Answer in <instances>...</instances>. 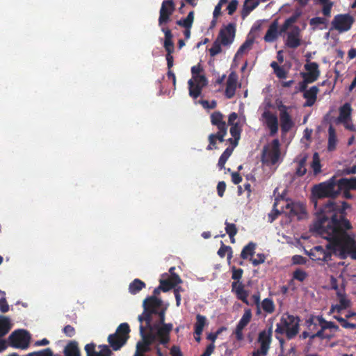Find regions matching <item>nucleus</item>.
I'll use <instances>...</instances> for the list:
<instances>
[{
	"instance_id": "nucleus-1",
	"label": "nucleus",
	"mask_w": 356,
	"mask_h": 356,
	"mask_svg": "<svg viewBox=\"0 0 356 356\" xmlns=\"http://www.w3.org/2000/svg\"><path fill=\"white\" fill-rule=\"evenodd\" d=\"M350 207V205L346 202L337 203L328 200L316 211L314 229L328 243L325 248L316 245L309 250L308 255L312 260L328 262L332 254L339 257V250L335 245V242L341 238L343 231L342 220L346 216V209Z\"/></svg>"
},
{
	"instance_id": "nucleus-2",
	"label": "nucleus",
	"mask_w": 356,
	"mask_h": 356,
	"mask_svg": "<svg viewBox=\"0 0 356 356\" xmlns=\"http://www.w3.org/2000/svg\"><path fill=\"white\" fill-rule=\"evenodd\" d=\"M162 304L161 299L154 296H148L143 300V312L138 316V320L140 324L145 322V327L147 330H152L154 332L160 329L168 330L167 337L170 338V334L173 325L165 323L166 308L160 309Z\"/></svg>"
},
{
	"instance_id": "nucleus-3",
	"label": "nucleus",
	"mask_w": 356,
	"mask_h": 356,
	"mask_svg": "<svg viewBox=\"0 0 356 356\" xmlns=\"http://www.w3.org/2000/svg\"><path fill=\"white\" fill-rule=\"evenodd\" d=\"M342 227L343 228L342 235H341L342 238H338L335 242V245L339 250V257L344 259L348 254H351V257L356 259V241L347 233L348 230L352 229V225L346 218V216L342 220Z\"/></svg>"
},
{
	"instance_id": "nucleus-4",
	"label": "nucleus",
	"mask_w": 356,
	"mask_h": 356,
	"mask_svg": "<svg viewBox=\"0 0 356 356\" xmlns=\"http://www.w3.org/2000/svg\"><path fill=\"white\" fill-rule=\"evenodd\" d=\"M339 194L337 179L335 177H332L325 181L314 185L312 189V202L314 203L316 209L318 199L335 198Z\"/></svg>"
},
{
	"instance_id": "nucleus-5",
	"label": "nucleus",
	"mask_w": 356,
	"mask_h": 356,
	"mask_svg": "<svg viewBox=\"0 0 356 356\" xmlns=\"http://www.w3.org/2000/svg\"><path fill=\"white\" fill-rule=\"evenodd\" d=\"M300 319L298 316L284 313L276 324L275 333L284 334L287 339L295 338L299 333Z\"/></svg>"
},
{
	"instance_id": "nucleus-6",
	"label": "nucleus",
	"mask_w": 356,
	"mask_h": 356,
	"mask_svg": "<svg viewBox=\"0 0 356 356\" xmlns=\"http://www.w3.org/2000/svg\"><path fill=\"white\" fill-rule=\"evenodd\" d=\"M280 143L277 138L263 147L261 162L267 166L275 165L280 162Z\"/></svg>"
},
{
	"instance_id": "nucleus-7",
	"label": "nucleus",
	"mask_w": 356,
	"mask_h": 356,
	"mask_svg": "<svg viewBox=\"0 0 356 356\" xmlns=\"http://www.w3.org/2000/svg\"><path fill=\"white\" fill-rule=\"evenodd\" d=\"M130 327L128 323H122L116 329L115 332L109 334L108 342L111 348L115 350H120L129 338Z\"/></svg>"
},
{
	"instance_id": "nucleus-8",
	"label": "nucleus",
	"mask_w": 356,
	"mask_h": 356,
	"mask_svg": "<svg viewBox=\"0 0 356 356\" xmlns=\"http://www.w3.org/2000/svg\"><path fill=\"white\" fill-rule=\"evenodd\" d=\"M31 341L29 332L25 330H15L8 337L9 346L26 350L29 348Z\"/></svg>"
},
{
	"instance_id": "nucleus-9",
	"label": "nucleus",
	"mask_w": 356,
	"mask_h": 356,
	"mask_svg": "<svg viewBox=\"0 0 356 356\" xmlns=\"http://www.w3.org/2000/svg\"><path fill=\"white\" fill-rule=\"evenodd\" d=\"M353 22L354 19L349 14H339L332 21V29L340 33L346 32L351 29Z\"/></svg>"
},
{
	"instance_id": "nucleus-10",
	"label": "nucleus",
	"mask_w": 356,
	"mask_h": 356,
	"mask_svg": "<svg viewBox=\"0 0 356 356\" xmlns=\"http://www.w3.org/2000/svg\"><path fill=\"white\" fill-rule=\"evenodd\" d=\"M316 319L321 325V328L322 330H325L327 329L333 330L334 331H338L339 327L337 325H336L334 322L327 321L322 316H311L309 319L306 321V324L308 327V329L312 330L316 327L317 324L314 322V320Z\"/></svg>"
},
{
	"instance_id": "nucleus-11",
	"label": "nucleus",
	"mask_w": 356,
	"mask_h": 356,
	"mask_svg": "<svg viewBox=\"0 0 356 356\" xmlns=\"http://www.w3.org/2000/svg\"><path fill=\"white\" fill-rule=\"evenodd\" d=\"M273 325H271L268 330H264L259 333L258 342L260 344V352L262 355H266L270 348L272 341Z\"/></svg>"
},
{
	"instance_id": "nucleus-12",
	"label": "nucleus",
	"mask_w": 356,
	"mask_h": 356,
	"mask_svg": "<svg viewBox=\"0 0 356 356\" xmlns=\"http://www.w3.org/2000/svg\"><path fill=\"white\" fill-rule=\"evenodd\" d=\"M174 10L175 3L172 0H165L163 1L159 12V26H162L170 20V17L173 13Z\"/></svg>"
},
{
	"instance_id": "nucleus-13",
	"label": "nucleus",
	"mask_w": 356,
	"mask_h": 356,
	"mask_svg": "<svg viewBox=\"0 0 356 356\" xmlns=\"http://www.w3.org/2000/svg\"><path fill=\"white\" fill-rule=\"evenodd\" d=\"M235 33V24L230 23L220 31L218 39H220V42L223 46H228L233 42Z\"/></svg>"
},
{
	"instance_id": "nucleus-14",
	"label": "nucleus",
	"mask_w": 356,
	"mask_h": 356,
	"mask_svg": "<svg viewBox=\"0 0 356 356\" xmlns=\"http://www.w3.org/2000/svg\"><path fill=\"white\" fill-rule=\"evenodd\" d=\"M181 282L182 280L177 274L169 276L165 273L162 275V278L159 280V285L162 287V291L167 292Z\"/></svg>"
},
{
	"instance_id": "nucleus-15",
	"label": "nucleus",
	"mask_w": 356,
	"mask_h": 356,
	"mask_svg": "<svg viewBox=\"0 0 356 356\" xmlns=\"http://www.w3.org/2000/svg\"><path fill=\"white\" fill-rule=\"evenodd\" d=\"M306 70L305 72H301L300 75L302 78L308 79L309 81L314 83L320 76L321 72L319 70V65L316 62H309L304 65Z\"/></svg>"
},
{
	"instance_id": "nucleus-16",
	"label": "nucleus",
	"mask_w": 356,
	"mask_h": 356,
	"mask_svg": "<svg viewBox=\"0 0 356 356\" xmlns=\"http://www.w3.org/2000/svg\"><path fill=\"white\" fill-rule=\"evenodd\" d=\"M261 117L264 119V124L270 131V136H274L277 133L279 127L277 115L270 111H265Z\"/></svg>"
},
{
	"instance_id": "nucleus-17",
	"label": "nucleus",
	"mask_w": 356,
	"mask_h": 356,
	"mask_svg": "<svg viewBox=\"0 0 356 356\" xmlns=\"http://www.w3.org/2000/svg\"><path fill=\"white\" fill-rule=\"evenodd\" d=\"M252 318V312L250 309H246L241 318L238 321L234 332L237 341L243 339V330L248 325Z\"/></svg>"
},
{
	"instance_id": "nucleus-18",
	"label": "nucleus",
	"mask_w": 356,
	"mask_h": 356,
	"mask_svg": "<svg viewBox=\"0 0 356 356\" xmlns=\"http://www.w3.org/2000/svg\"><path fill=\"white\" fill-rule=\"evenodd\" d=\"M232 292L236 295L238 300H241L247 305H250L248 300L249 293L245 289V285L241 281L232 283Z\"/></svg>"
},
{
	"instance_id": "nucleus-19",
	"label": "nucleus",
	"mask_w": 356,
	"mask_h": 356,
	"mask_svg": "<svg viewBox=\"0 0 356 356\" xmlns=\"http://www.w3.org/2000/svg\"><path fill=\"white\" fill-rule=\"evenodd\" d=\"M283 109H280V127L282 134H287L294 126L290 114L286 111V107L282 106Z\"/></svg>"
},
{
	"instance_id": "nucleus-20",
	"label": "nucleus",
	"mask_w": 356,
	"mask_h": 356,
	"mask_svg": "<svg viewBox=\"0 0 356 356\" xmlns=\"http://www.w3.org/2000/svg\"><path fill=\"white\" fill-rule=\"evenodd\" d=\"M285 44L291 49H296L301 44L300 29L298 26H294L288 33Z\"/></svg>"
},
{
	"instance_id": "nucleus-21",
	"label": "nucleus",
	"mask_w": 356,
	"mask_h": 356,
	"mask_svg": "<svg viewBox=\"0 0 356 356\" xmlns=\"http://www.w3.org/2000/svg\"><path fill=\"white\" fill-rule=\"evenodd\" d=\"M237 79V74L234 72H232L228 76L225 91V95L227 99H231L235 95Z\"/></svg>"
},
{
	"instance_id": "nucleus-22",
	"label": "nucleus",
	"mask_w": 356,
	"mask_h": 356,
	"mask_svg": "<svg viewBox=\"0 0 356 356\" xmlns=\"http://www.w3.org/2000/svg\"><path fill=\"white\" fill-rule=\"evenodd\" d=\"M337 296L339 298V304L332 305L330 311V313H333L335 311L340 313L342 310L350 307V301L346 298L345 293L337 291Z\"/></svg>"
},
{
	"instance_id": "nucleus-23",
	"label": "nucleus",
	"mask_w": 356,
	"mask_h": 356,
	"mask_svg": "<svg viewBox=\"0 0 356 356\" xmlns=\"http://www.w3.org/2000/svg\"><path fill=\"white\" fill-rule=\"evenodd\" d=\"M223 118L222 113L220 111H215L210 116L211 123L217 127L218 131H227V125Z\"/></svg>"
},
{
	"instance_id": "nucleus-24",
	"label": "nucleus",
	"mask_w": 356,
	"mask_h": 356,
	"mask_svg": "<svg viewBox=\"0 0 356 356\" xmlns=\"http://www.w3.org/2000/svg\"><path fill=\"white\" fill-rule=\"evenodd\" d=\"M303 210L304 209L300 204L292 202H286V204L282 206V211L289 217H295L302 213Z\"/></svg>"
},
{
	"instance_id": "nucleus-25",
	"label": "nucleus",
	"mask_w": 356,
	"mask_h": 356,
	"mask_svg": "<svg viewBox=\"0 0 356 356\" xmlns=\"http://www.w3.org/2000/svg\"><path fill=\"white\" fill-rule=\"evenodd\" d=\"M318 92L319 89L316 86H314L307 91H305L303 93V97L306 99V102L304 104L305 107H310L315 104Z\"/></svg>"
},
{
	"instance_id": "nucleus-26",
	"label": "nucleus",
	"mask_w": 356,
	"mask_h": 356,
	"mask_svg": "<svg viewBox=\"0 0 356 356\" xmlns=\"http://www.w3.org/2000/svg\"><path fill=\"white\" fill-rule=\"evenodd\" d=\"M227 134V131H218L216 134H211L209 137V145L207 147V150H212L217 149L216 141L218 140L220 143L225 141V137Z\"/></svg>"
},
{
	"instance_id": "nucleus-27",
	"label": "nucleus",
	"mask_w": 356,
	"mask_h": 356,
	"mask_svg": "<svg viewBox=\"0 0 356 356\" xmlns=\"http://www.w3.org/2000/svg\"><path fill=\"white\" fill-rule=\"evenodd\" d=\"M161 31L165 34V40H164V44L163 47L167 51V54L169 53H173L175 47H174V43L172 42V33L171 32V30L168 28L162 27Z\"/></svg>"
},
{
	"instance_id": "nucleus-28",
	"label": "nucleus",
	"mask_w": 356,
	"mask_h": 356,
	"mask_svg": "<svg viewBox=\"0 0 356 356\" xmlns=\"http://www.w3.org/2000/svg\"><path fill=\"white\" fill-rule=\"evenodd\" d=\"M278 23L277 20H275L269 26L265 35L264 40L267 42H274L278 37Z\"/></svg>"
},
{
	"instance_id": "nucleus-29",
	"label": "nucleus",
	"mask_w": 356,
	"mask_h": 356,
	"mask_svg": "<svg viewBox=\"0 0 356 356\" xmlns=\"http://www.w3.org/2000/svg\"><path fill=\"white\" fill-rule=\"evenodd\" d=\"M352 108L350 103H345L339 108V115L337 118L338 122L346 123L350 119Z\"/></svg>"
},
{
	"instance_id": "nucleus-30",
	"label": "nucleus",
	"mask_w": 356,
	"mask_h": 356,
	"mask_svg": "<svg viewBox=\"0 0 356 356\" xmlns=\"http://www.w3.org/2000/svg\"><path fill=\"white\" fill-rule=\"evenodd\" d=\"M64 356H81L78 342L76 341H70L63 350Z\"/></svg>"
},
{
	"instance_id": "nucleus-31",
	"label": "nucleus",
	"mask_w": 356,
	"mask_h": 356,
	"mask_svg": "<svg viewBox=\"0 0 356 356\" xmlns=\"http://www.w3.org/2000/svg\"><path fill=\"white\" fill-rule=\"evenodd\" d=\"M337 184L341 193L343 189L356 190V177L341 178L337 180Z\"/></svg>"
},
{
	"instance_id": "nucleus-32",
	"label": "nucleus",
	"mask_w": 356,
	"mask_h": 356,
	"mask_svg": "<svg viewBox=\"0 0 356 356\" xmlns=\"http://www.w3.org/2000/svg\"><path fill=\"white\" fill-rule=\"evenodd\" d=\"M207 320L206 316L200 314L196 315V322L194 325V333L197 336H201L204 327L207 325Z\"/></svg>"
},
{
	"instance_id": "nucleus-33",
	"label": "nucleus",
	"mask_w": 356,
	"mask_h": 356,
	"mask_svg": "<svg viewBox=\"0 0 356 356\" xmlns=\"http://www.w3.org/2000/svg\"><path fill=\"white\" fill-rule=\"evenodd\" d=\"M302 11L300 9H296L293 14L289 18H287L280 29V33L285 32L291 26V24L296 23L298 18L301 16Z\"/></svg>"
},
{
	"instance_id": "nucleus-34",
	"label": "nucleus",
	"mask_w": 356,
	"mask_h": 356,
	"mask_svg": "<svg viewBox=\"0 0 356 356\" xmlns=\"http://www.w3.org/2000/svg\"><path fill=\"white\" fill-rule=\"evenodd\" d=\"M256 243L253 242L248 243L243 247L241 252V257L243 259H247L249 257L252 258V256L255 253Z\"/></svg>"
},
{
	"instance_id": "nucleus-35",
	"label": "nucleus",
	"mask_w": 356,
	"mask_h": 356,
	"mask_svg": "<svg viewBox=\"0 0 356 356\" xmlns=\"http://www.w3.org/2000/svg\"><path fill=\"white\" fill-rule=\"evenodd\" d=\"M337 142V140L335 129L332 125H330L328 129V151L332 152L336 149Z\"/></svg>"
},
{
	"instance_id": "nucleus-36",
	"label": "nucleus",
	"mask_w": 356,
	"mask_h": 356,
	"mask_svg": "<svg viewBox=\"0 0 356 356\" xmlns=\"http://www.w3.org/2000/svg\"><path fill=\"white\" fill-rule=\"evenodd\" d=\"M145 286L146 284L144 282L136 278L129 284V291L131 294L135 295L138 293L140 291H141L143 289H144Z\"/></svg>"
},
{
	"instance_id": "nucleus-37",
	"label": "nucleus",
	"mask_w": 356,
	"mask_h": 356,
	"mask_svg": "<svg viewBox=\"0 0 356 356\" xmlns=\"http://www.w3.org/2000/svg\"><path fill=\"white\" fill-rule=\"evenodd\" d=\"M194 20V11H191L188 14L187 17L184 19H181L177 21V24L182 26L186 29H191L192 27L193 23Z\"/></svg>"
},
{
	"instance_id": "nucleus-38",
	"label": "nucleus",
	"mask_w": 356,
	"mask_h": 356,
	"mask_svg": "<svg viewBox=\"0 0 356 356\" xmlns=\"http://www.w3.org/2000/svg\"><path fill=\"white\" fill-rule=\"evenodd\" d=\"M241 128L238 122L232 124L230 127V134L234 138V147L238 145V140L241 138Z\"/></svg>"
},
{
	"instance_id": "nucleus-39",
	"label": "nucleus",
	"mask_w": 356,
	"mask_h": 356,
	"mask_svg": "<svg viewBox=\"0 0 356 356\" xmlns=\"http://www.w3.org/2000/svg\"><path fill=\"white\" fill-rule=\"evenodd\" d=\"M234 147H227L225 149V150L223 152V153L221 154L218 159V166L220 170L223 169L225 168V165L228 160L229 157L232 155Z\"/></svg>"
},
{
	"instance_id": "nucleus-40",
	"label": "nucleus",
	"mask_w": 356,
	"mask_h": 356,
	"mask_svg": "<svg viewBox=\"0 0 356 356\" xmlns=\"http://www.w3.org/2000/svg\"><path fill=\"white\" fill-rule=\"evenodd\" d=\"M13 325V324L9 317L1 316V337L11 330Z\"/></svg>"
},
{
	"instance_id": "nucleus-41",
	"label": "nucleus",
	"mask_w": 356,
	"mask_h": 356,
	"mask_svg": "<svg viewBox=\"0 0 356 356\" xmlns=\"http://www.w3.org/2000/svg\"><path fill=\"white\" fill-rule=\"evenodd\" d=\"M221 246L218 250V254L220 257L222 258L227 253L228 263H230V259L232 257V248L230 246L225 245L222 241H221Z\"/></svg>"
},
{
	"instance_id": "nucleus-42",
	"label": "nucleus",
	"mask_w": 356,
	"mask_h": 356,
	"mask_svg": "<svg viewBox=\"0 0 356 356\" xmlns=\"http://www.w3.org/2000/svg\"><path fill=\"white\" fill-rule=\"evenodd\" d=\"M311 168L313 170L314 174L317 175L321 172V164L320 161L319 155L317 152L313 154L312 162L311 163Z\"/></svg>"
},
{
	"instance_id": "nucleus-43",
	"label": "nucleus",
	"mask_w": 356,
	"mask_h": 356,
	"mask_svg": "<svg viewBox=\"0 0 356 356\" xmlns=\"http://www.w3.org/2000/svg\"><path fill=\"white\" fill-rule=\"evenodd\" d=\"M188 83L189 86L190 96L194 99L197 98L201 94L202 88H201L200 86H195L192 79H190Z\"/></svg>"
},
{
	"instance_id": "nucleus-44",
	"label": "nucleus",
	"mask_w": 356,
	"mask_h": 356,
	"mask_svg": "<svg viewBox=\"0 0 356 356\" xmlns=\"http://www.w3.org/2000/svg\"><path fill=\"white\" fill-rule=\"evenodd\" d=\"M261 307L268 314H272L275 311V305L270 298H265L261 302Z\"/></svg>"
},
{
	"instance_id": "nucleus-45",
	"label": "nucleus",
	"mask_w": 356,
	"mask_h": 356,
	"mask_svg": "<svg viewBox=\"0 0 356 356\" xmlns=\"http://www.w3.org/2000/svg\"><path fill=\"white\" fill-rule=\"evenodd\" d=\"M319 3L323 5L322 13L325 17H330L333 3L330 0H318Z\"/></svg>"
},
{
	"instance_id": "nucleus-46",
	"label": "nucleus",
	"mask_w": 356,
	"mask_h": 356,
	"mask_svg": "<svg viewBox=\"0 0 356 356\" xmlns=\"http://www.w3.org/2000/svg\"><path fill=\"white\" fill-rule=\"evenodd\" d=\"M307 161V156H303L298 162V168L296 169V174L298 177H302L305 175L307 172V169L305 168Z\"/></svg>"
},
{
	"instance_id": "nucleus-47",
	"label": "nucleus",
	"mask_w": 356,
	"mask_h": 356,
	"mask_svg": "<svg viewBox=\"0 0 356 356\" xmlns=\"http://www.w3.org/2000/svg\"><path fill=\"white\" fill-rule=\"evenodd\" d=\"M334 318L336 319L340 325L345 329H356V324L353 323H350L346 321V318L339 316H334Z\"/></svg>"
},
{
	"instance_id": "nucleus-48",
	"label": "nucleus",
	"mask_w": 356,
	"mask_h": 356,
	"mask_svg": "<svg viewBox=\"0 0 356 356\" xmlns=\"http://www.w3.org/2000/svg\"><path fill=\"white\" fill-rule=\"evenodd\" d=\"M225 231L226 233L229 235V238H232V236H235L238 232V229L235 224L228 222L225 221Z\"/></svg>"
},
{
	"instance_id": "nucleus-49",
	"label": "nucleus",
	"mask_w": 356,
	"mask_h": 356,
	"mask_svg": "<svg viewBox=\"0 0 356 356\" xmlns=\"http://www.w3.org/2000/svg\"><path fill=\"white\" fill-rule=\"evenodd\" d=\"M232 270V279L234 280V282H241L243 274V270L242 268H237L236 266H233L231 268Z\"/></svg>"
},
{
	"instance_id": "nucleus-50",
	"label": "nucleus",
	"mask_w": 356,
	"mask_h": 356,
	"mask_svg": "<svg viewBox=\"0 0 356 356\" xmlns=\"http://www.w3.org/2000/svg\"><path fill=\"white\" fill-rule=\"evenodd\" d=\"M277 205V202L276 200L273 204V209L272 211L268 214V221L270 222H273L275 219H277L278 218V216L282 213H284L282 211V209L281 210H279L276 208Z\"/></svg>"
},
{
	"instance_id": "nucleus-51",
	"label": "nucleus",
	"mask_w": 356,
	"mask_h": 356,
	"mask_svg": "<svg viewBox=\"0 0 356 356\" xmlns=\"http://www.w3.org/2000/svg\"><path fill=\"white\" fill-rule=\"evenodd\" d=\"M221 42L216 40L212 44L211 47L209 49V54L211 56H215L222 51Z\"/></svg>"
},
{
	"instance_id": "nucleus-52",
	"label": "nucleus",
	"mask_w": 356,
	"mask_h": 356,
	"mask_svg": "<svg viewBox=\"0 0 356 356\" xmlns=\"http://www.w3.org/2000/svg\"><path fill=\"white\" fill-rule=\"evenodd\" d=\"M324 332H325V330H322V328H321L318 331H317L316 333L312 334L311 335V338L315 339L316 337H318V338L321 339V340H323V339L330 340L331 339H332L334 337V335L333 334H325Z\"/></svg>"
},
{
	"instance_id": "nucleus-53",
	"label": "nucleus",
	"mask_w": 356,
	"mask_h": 356,
	"mask_svg": "<svg viewBox=\"0 0 356 356\" xmlns=\"http://www.w3.org/2000/svg\"><path fill=\"white\" fill-rule=\"evenodd\" d=\"M26 356H54V353L51 348H47L41 350L30 353Z\"/></svg>"
},
{
	"instance_id": "nucleus-54",
	"label": "nucleus",
	"mask_w": 356,
	"mask_h": 356,
	"mask_svg": "<svg viewBox=\"0 0 356 356\" xmlns=\"http://www.w3.org/2000/svg\"><path fill=\"white\" fill-rule=\"evenodd\" d=\"M307 273L300 268L296 269L293 273V278L299 282H303L307 278Z\"/></svg>"
},
{
	"instance_id": "nucleus-55",
	"label": "nucleus",
	"mask_w": 356,
	"mask_h": 356,
	"mask_svg": "<svg viewBox=\"0 0 356 356\" xmlns=\"http://www.w3.org/2000/svg\"><path fill=\"white\" fill-rule=\"evenodd\" d=\"M266 257L263 253H258L256 258H250V261L254 266H257L265 262Z\"/></svg>"
},
{
	"instance_id": "nucleus-56",
	"label": "nucleus",
	"mask_w": 356,
	"mask_h": 356,
	"mask_svg": "<svg viewBox=\"0 0 356 356\" xmlns=\"http://www.w3.org/2000/svg\"><path fill=\"white\" fill-rule=\"evenodd\" d=\"M253 44L252 40H246L245 42L238 49L236 56H238L244 53L245 51L250 49Z\"/></svg>"
},
{
	"instance_id": "nucleus-57",
	"label": "nucleus",
	"mask_w": 356,
	"mask_h": 356,
	"mask_svg": "<svg viewBox=\"0 0 356 356\" xmlns=\"http://www.w3.org/2000/svg\"><path fill=\"white\" fill-rule=\"evenodd\" d=\"M96 345L94 343H90L85 346L84 349L86 353V356H93L98 354V351L95 350Z\"/></svg>"
},
{
	"instance_id": "nucleus-58",
	"label": "nucleus",
	"mask_w": 356,
	"mask_h": 356,
	"mask_svg": "<svg viewBox=\"0 0 356 356\" xmlns=\"http://www.w3.org/2000/svg\"><path fill=\"white\" fill-rule=\"evenodd\" d=\"M194 81L196 83V86H200L203 88L207 85V80L204 75H197L193 78Z\"/></svg>"
},
{
	"instance_id": "nucleus-59",
	"label": "nucleus",
	"mask_w": 356,
	"mask_h": 356,
	"mask_svg": "<svg viewBox=\"0 0 356 356\" xmlns=\"http://www.w3.org/2000/svg\"><path fill=\"white\" fill-rule=\"evenodd\" d=\"M327 19L321 17H315L310 19L309 24L311 26H318L320 24H326Z\"/></svg>"
},
{
	"instance_id": "nucleus-60",
	"label": "nucleus",
	"mask_w": 356,
	"mask_h": 356,
	"mask_svg": "<svg viewBox=\"0 0 356 356\" xmlns=\"http://www.w3.org/2000/svg\"><path fill=\"white\" fill-rule=\"evenodd\" d=\"M63 332L68 337H72L76 333L74 327L70 325H65L63 329Z\"/></svg>"
},
{
	"instance_id": "nucleus-61",
	"label": "nucleus",
	"mask_w": 356,
	"mask_h": 356,
	"mask_svg": "<svg viewBox=\"0 0 356 356\" xmlns=\"http://www.w3.org/2000/svg\"><path fill=\"white\" fill-rule=\"evenodd\" d=\"M293 264H305L307 259L301 255L296 254L292 257Z\"/></svg>"
},
{
	"instance_id": "nucleus-62",
	"label": "nucleus",
	"mask_w": 356,
	"mask_h": 356,
	"mask_svg": "<svg viewBox=\"0 0 356 356\" xmlns=\"http://www.w3.org/2000/svg\"><path fill=\"white\" fill-rule=\"evenodd\" d=\"M238 6V1L237 0H232L228 6H227V10L228 14L232 15L236 10Z\"/></svg>"
},
{
	"instance_id": "nucleus-63",
	"label": "nucleus",
	"mask_w": 356,
	"mask_h": 356,
	"mask_svg": "<svg viewBox=\"0 0 356 356\" xmlns=\"http://www.w3.org/2000/svg\"><path fill=\"white\" fill-rule=\"evenodd\" d=\"M276 76L279 79H285L287 75V72L284 70V68L282 66H280L278 69H277L274 72Z\"/></svg>"
},
{
	"instance_id": "nucleus-64",
	"label": "nucleus",
	"mask_w": 356,
	"mask_h": 356,
	"mask_svg": "<svg viewBox=\"0 0 356 356\" xmlns=\"http://www.w3.org/2000/svg\"><path fill=\"white\" fill-rule=\"evenodd\" d=\"M171 356H183L181 349L177 346H172L170 350Z\"/></svg>"
}]
</instances>
